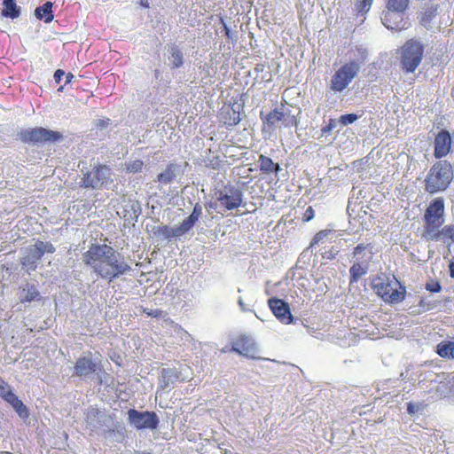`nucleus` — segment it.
I'll list each match as a JSON object with an SVG mask.
<instances>
[{
	"instance_id": "nucleus-1",
	"label": "nucleus",
	"mask_w": 454,
	"mask_h": 454,
	"mask_svg": "<svg viewBox=\"0 0 454 454\" xmlns=\"http://www.w3.org/2000/svg\"><path fill=\"white\" fill-rule=\"evenodd\" d=\"M82 261L92 273L109 282L131 270L124 260H119L114 247L106 244H91L82 254Z\"/></svg>"
},
{
	"instance_id": "nucleus-2",
	"label": "nucleus",
	"mask_w": 454,
	"mask_h": 454,
	"mask_svg": "<svg viewBox=\"0 0 454 454\" xmlns=\"http://www.w3.org/2000/svg\"><path fill=\"white\" fill-rule=\"evenodd\" d=\"M444 200L442 197L434 199L425 210L423 237L427 240L452 241L454 243V224L444 223Z\"/></svg>"
},
{
	"instance_id": "nucleus-3",
	"label": "nucleus",
	"mask_w": 454,
	"mask_h": 454,
	"mask_svg": "<svg viewBox=\"0 0 454 454\" xmlns=\"http://www.w3.org/2000/svg\"><path fill=\"white\" fill-rule=\"evenodd\" d=\"M374 293L387 304H397L406 297V288L395 277L380 273L372 279Z\"/></svg>"
},
{
	"instance_id": "nucleus-4",
	"label": "nucleus",
	"mask_w": 454,
	"mask_h": 454,
	"mask_svg": "<svg viewBox=\"0 0 454 454\" xmlns=\"http://www.w3.org/2000/svg\"><path fill=\"white\" fill-rule=\"evenodd\" d=\"M454 173L450 162L436 161L425 178V190L430 194L445 191L453 180Z\"/></svg>"
},
{
	"instance_id": "nucleus-5",
	"label": "nucleus",
	"mask_w": 454,
	"mask_h": 454,
	"mask_svg": "<svg viewBox=\"0 0 454 454\" xmlns=\"http://www.w3.org/2000/svg\"><path fill=\"white\" fill-rule=\"evenodd\" d=\"M425 45L417 39H409L400 49L399 60L404 73H414L424 58Z\"/></svg>"
},
{
	"instance_id": "nucleus-6",
	"label": "nucleus",
	"mask_w": 454,
	"mask_h": 454,
	"mask_svg": "<svg viewBox=\"0 0 454 454\" xmlns=\"http://www.w3.org/2000/svg\"><path fill=\"white\" fill-rule=\"evenodd\" d=\"M360 65L357 60H350L340 66L332 75L329 89L333 92H341L348 87L358 74Z\"/></svg>"
},
{
	"instance_id": "nucleus-7",
	"label": "nucleus",
	"mask_w": 454,
	"mask_h": 454,
	"mask_svg": "<svg viewBox=\"0 0 454 454\" xmlns=\"http://www.w3.org/2000/svg\"><path fill=\"white\" fill-rule=\"evenodd\" d=\"M110 182H112L111 168L106 164H97L83 173L79 185L85 189L98 190Z\"/></svg>"
},
{
	"instance_id": "nucleus-8",
	"label": "nucleus",
	"mask_w": 454,
	"mask_h": 454,
	"mask_svg": "<svg viewBox=\"0 0 454 454\" xmlns=\"http://www.w3.org/2000/svg\"><path fill=\"white\" fill-rule=\"evenodd\" d=\"M19 136L22 142L34 145L47 142L54 143L62 138V135L59 132L42 127L23 129L20 132Z\"/></svg>"
},
{
	"instance_id": "nucleus-9",
	"label": "nucleus",
	"mask_w": 454,
	"mask_h": 454,
	"mask_svg": "<svg viewBox=\"0 0 454 454\" xmlns=\"http://www.w3.org/2000/svg\"><path fill=\"white\" fill-rule=\"evenodd\" d=\"M216 200L224 210H233L239 207L243 202V192L231 185L224 186L216 193Z\"/></svg>"
},
{
	"instance_id": "nucleus-10",
	"label": "nucleus",
	"mask_w": 454,
	"mask_h": 454,
	"mask_svg": "<svg viewBox=\"0 0 454 454\" xmlns=\"http://www.w3.org/2000/svg\"><path fill=\"white\" fill-rule=\"evenodd\" d=\"M129 422L137 429H155L159 425V419L153 411H138L130 409L128 411Z\"/></svg>"
},
{
	"instance_id": "nucleus-11",
	"label": "nucleus",
	"mask_w": 454,
	"mask_h": 454,
	"mask_svg": "<svg viewBox=\"0 0 454 454\" xmlns=\"http://www.w3.org/2000/svg\"><path fill=\"white\" fill-rule=\"evenodd\" d=\"M0 396L7 402L18 415L26 419L29 416L28 409L21 400L12 392L11 386L0 377Z\"/></svg>"
},
{
	"instance_id": "nucleus-12",
	"label": "nucleus",
	"mask_w": 454,
	"mask_h": 454,
	"mask_svg": "<svg viewBox=\"0 0 454 454\" xmlns=\"http://www.w3.org/2000/svg\"><path fill=\"white\" fill-rule=\"evenodd\" d=\"M241 110L242 107L235 104L223 105L217 115L219 122L228 129L237 126L242 119Z\"/></svg>"
},
{
	"instance_id": "nucleus-13",
	"label": "nucleus",
	"mask_w": 454,
	"mask_h": 454,
	"mask_svg": "<svg viewBox=\"0 0 454 454\" xmlns=\"http://www.w3.org/2000/svg\"><path fill=\"white\" fill-rule=\"evenodd\" d=\"M260 116L263 123L267 124L268 127H272L279 121L286 128L295 127L298 124V121L294 115L285 113L278 108L273 109L265 116H263L262 112H261Z\"/></svg>"
},
{
	"instance_id": "nucleus-14",
	"label": "nucleus",
	"mask_w": 454,
	"mask_h": 454,
	"mask_svg": "<svg viewBox=\"0 0 454 454\" xmlns=\"http://www.w3.org/2000/svg\"><path fill=\"white\" fill-rule=\"evenodd\" d=\"M269 307L274 316L284 324H290L293 321V316L287 302L281 299L270 298L268 301Z\"/></svg>"
},
{
	"instance_id": "nucleus-15",
	"label": "nucleus",
	"mask_w": 454,
	"mask_h": 454,
	"mask_svg": "<svg viewBox=\"0 0 454 454\" xmlns=\"http://www.w3.org/2000/svg\"><path fill=\"white\" fill-rule=\"evenodd\" d=\"M74 375L78 377H86L101 370V362H94L87 356L79 357L74 367Z\"/></svg>"
},
{
	"instance_id": "nucleus-16",
	"label": "nucleus",
	"mask_w": 454,
	"mask_h": 454,
	"mask_svg": "<svg viewBox=\"0 0 454 454\" xmlns=\"http://www.w3.org/2000/svg\"><path fill=\"white\" fill-rule=\"evenodd\" d=\"M451 148V137L449 131L442 129L434 138V155L436 159H442L448 155Z\"/></svg>"
},
{
	"instance_id": "nucleus-17",
	"label": "nucleus",
	"mask_w": 454,
	"mask_h": 454,
	"mask_svg": "<svg viewBox=\"0 0 454 454\" xmlns=\"http://www.w3.org/2000/svg\"><path fill=\"white\" fill-rule=\"evenodd\" d=\"M255 344L247 336H239L233 343L231 350L247 357L254 358Z\"/></svg>"
},
{
	"instance_id": "nucleus-18",
	"label": "nucleus",
	"mask_w": 454,
	"mask_h": 454,
	"mask_svg": "<svg viewBox=\"0 0 454 454\" xmlns=\"http://www.w3.org/2000/svg\"><path fill=\"white\" fill-rule=\"evenodd\" d=\"M154 234L159 238L169 239L171 238L180 237L185 234V232L180 225L176 226V228H171L168 225H162L156 228Z\"/></svg>"
},
{
	"instance_id": "nucleus-19",
	"label": "nucleus",
	"mask_w": 454,
	"mask_h": 454,
	"mask_svg": "<svg viewBox=\"0 0 454 454\" xmlns=\"http://www.w3.org/2000/svg\"><path fill=\"white\" fill-rule=\"evenodd\" d=\"M55 250L56 249L51 243L37 240L34 245V247L29 249V253H31L33 256L39 261L45 253L53 254Z\"/></svg>"
},
{
	"instance_id": "nucleus-20",
	"label": "nucleus",
	"mask_w": 454,
	"mask_h": 454,
	"mask_svg": "<svg viewBox=\"0 0 454 454\" xmlns=\"http://www.w3.org/2000/svg\"><path fill=\"white\" fill-rule=\"evenodd\" d=\"M259 168L264 174L278 173L280 171V166L278 163L273 162V160L263 154L259 156Z\"/></svg>"
},
{
	"instance_id": "nucleus-21",
	"label": "nucleus",
	"mask_w": 454,
	"mask_h": 454,
	"mask_svg": "<svg viewBox=\"0 0 454 454\" xmlns=\"http://www.w3.org/2000/svg\"><path fill=\"white\" fill-rule=\"evenodd\" d=\"M52 5V3L48 1L37 7L35 10V17L40 20H43L45 23L51 22L54 19Z\"/></svg>"
},
{
	"instance_id": "nucleus-22",
	"label": "nucleus",
	"mask_w": 454,
	"mask_h": 454,
	"mask_svg": "<svg viewBox=\"0 0 454 454\" xmlns=\"http://www.w3.org/2000/svg\"><path fill=\"white\" fill-rule=\"evenodd\" d=\"M40 294L35 285L27 284L21 287L20 301L21 302H31L35 300H38Z\"/></svg>"
},
{
	"instance_id": "nucleus-23",
	"label": "nucleus",
	"mask_w": 454,
	"mask_h": 454,
	"mask_svg": "<svg viewBox=\"0 0 454 454\" xmlns=\"http://www.w3.org/2000/svg\"><path fill=\"white\" fill-rule=\"evenodd\" d=\"M4 8L2 15L6 18L16 19L20 14V8L15 3V0H4Z\"/></svg>"
},
{
	"instance_id": "nucleus-24",
	"label": "nucleus",
	"mask_w": 454,
	"mask_h": 454,
	"mask_svg": "<svg viewBox=\"0 0 454 454\" xmlns=\"http://www.w3.org/2000/svg\"><path fill=\"white\" fill-rule=\"evenodd\" d=\"M436 353L442 358L454 359V341H441L436 346Z\"/></svg>"
},
{
	"instance_id": "nucleus-25",
	"label": "nucleus",
	"mask_w": 454,
	"mask_h": 454,
	"mask_svg": "<svg viewBox=\"0 0 454 454\" xmlns=\"http://www.w3.org/2000/svg\"><path fill=\"white\" fill-rule=\"evenodd\" d=\"M200 214L201 208L198 205H196L193 208L192 213L187 218H185L180 224V226L182 227L185 233L188 232L194 226Z\"/></svg>"
},
{
	"instance_id": "nucleus-26",
	"label": "nucleus",
	"mask_w": 454,
	"mask_h": 454,
	"mask_svg": "<svg viewBox=\"0 0 454 454\" xmlns=\"http://www.w3.org/2000/svg\"><path fill=\"white\" fill-rule=\"evenodd\" d=\"M175 176V166L173 164H168L165 170L157 176V181L160 184H167L171 183Z\"/></svg>"
},
{
	"instance_id": "nucleus-27",
	"label": "nucleus",
	"mask_w": 454,
	"mask_h": 454,
	"mask_svg": "<svg viewBox=\"0 0 454 454\" xmlns=\"http://www.w3.org/2000/svg\"><path fill=\"white\" fill-rule=\"evenodd\" d=\"M409 0H388L387 8L390 11L403 12L408 7Z\"/></svg>"
},
{
	"instance_id": "nucleus-28",
	"label": "nucleus",
	"mask_w": 454,
	"mask_h": 454,
	"mask_svg": "<svg viewBox=\"0 0 454 454\" xmlns=\"http://www.w3.org/2000/svg\"><path fill=\"white\" fill-rule=\"evenodd\" d=\"M437 7H429L426 9L421 14L420 23L424 27H427L431 23L432 20L435 17Z\"/></svg>"
},
{
	"instance_id": "nucleus-29",
	"label": "nucleus",
	"mask_w": 454,
	"mask_h": 454,
	"mask_svg": "<svg viewBox=\"0 0 454 454\" xmlns=\"http://www.w3.org/2000/svg\"><path fill=\"white\" fill-rule=\"evenodd\" d=\"M20 263L23 268L27 269V271H34L37 268V260L33 256L31 253L21 258Z\"/></svg>"
},
{
	"instance_id": "nucleus-30",
	"label": "nucleus",
	"mask_w": 454,
	"mask_h": 454,
	"mask_svg": "<svg viewBox=\"0 0 454 454\" xmlns=\"http://www.w3.org/2000/svg\"><path fill=\"white\" fill-rule=\"evenodd\" d=\"M350 281L356 282L363 275L366 274V270H364L360 263H354L350 270Z\"/></svg>"
},
{
	"instance_id": "nucleus-31",
	"label": "nucleus",
	"mask_w": 454,
	"mask_h": 454,
	"mask_svg": "<svg viewBox=\"0 0 454 454\" xmlns=\"http://www.w3.org/2000/svg\"><path fill=\"white\" fill-rule=\"evenodd\" d=\"M171 58L173 61V67L176 68H178L183 66L184 64V57L183 53L178 49H173L171 52Z\"/></svg>"
},
{
	"instance_id": "nucleus-32",
	"label": "nucleus",
	"mask_w": 454,
	"mask_h": 454,
	"mask_svg": "<svg viewBox=\"0 0 454 454\" xmlns=\"http://www.w3.org/2000/svg\"><path fill=\"white\" fill-rule=\"evenodd\" d=\"M144 167V162L141 160H135L127 164L126 169L129 173L141 172Z\"/></svg>"
},
{
	"instance_id": "nucleus-33",
	"label": "nucleus",
	"mask_w": 454,
	"mask_h": 454,
	"mask_svg": "<svg viewBox=\"0 0 454 454\" xmlns=\"http://www.w3.org/2000/svg\"><path fill=\"white\" fill-rule=\"evenodd\" d=\"M358 116L355 114H343L340 117L339 121L341 125L346 126L348 124H351L357 120Z\"/></svg>"
},
{
	"instance_id": "nucleus-34",
	"label": "nucleus",
	"mask_w": 454,
	"mask_h": 454,
	"mask_svg": "<svg viewBox=\"0 0 454 454\" xmlns=\"http://www.w3.org/2000/svg\"><path fill=\"white\" fill-rule=\"evenodd\" d=\"M330 233L329 230H322L316 233L311 241V247L320 243Z\"/></svg>"
},
{
	"instance_id": "nucleus-35",
	"label": "nucleus",
	"mask_w": 454,
	"mask_h": 454,
	"mask_svg": "<svg viewBox=\"0 0 454 454\" xmlns=\"http://www.w3.org/2000/svg\"><path fill=\"white\" fill-rule=\"evenodd\" d=\"M220 21H221V24L223 25V31H224V34H225L226 37L229 40L237 41V35H236V33L231 32V30L227 26V24L225 23V21H224V20L223 18H220Z\"/></svg>"
},
{
	"instance_id": "nucleus-36",
	"label": "nucleus",
	"mask_w": 454,
	"mask_h": 454,
	"mask_svg": "<svg viewBox=\"0 0 454 454\" xmlns=\"http://www.w3.org/2000/svg\"><path fill=\"white\" fill-rule=\"evenodd\" d=\"M372 0H360L356 4V10L358 12H367L371 5H372Z\"/></svg>"
},
{
	"instance_id": "nucleus-37",
	"label": "nucleus",
	"mask_w": 454,
	"mask_h": 454,
	"mask_svg": "<svg viewBox=\"0 0 454 454\" xmlns=\"http://www.w3.org/2000/svg\"><path fill=\"white\" fill-rule=\"evenodd\" d=\"M396 15H395L394 13H387L385 14L384 16V20H385V26L387 27V28H391V29H395V30H398V29H402L403 27H399L398 25H395V26H392L390 24H388L387 22L390 21L391 20H393Z\"/></svg>"
},
{
	"instance_id": "nucleus-38",
	"label": "nucleus",
	"mask_w": 454,
	"mask_h": 454,
	"mask_svg": "<svg viewBox=\"0 0 454 454\" xmlns=\"http://www.w3.org/2000/svg\"><path fill=\"white\" fill-rule=\"evenodd\" d=\"M336 124L337 121L335 119H330L328 123L321 129L322 134L326 135L330 133L336 127Z\"/></svg>"
},
{
	"instance_id": "nucleus-39",
	"label": "nucleus",
	"mask_w": 454,
	"mask_h": 454,
	"mask_svg": "<svg viewBox=\"0 0 454 454\" xmlns=\"http://www.w3.org/2000/svg\"><path fill=\"white\" fill-rule=\"evenodd\" d=\"M315 216V211L311 206H309L305 212L302 214V221L309 222Z\"/></svg>"
},
{
	"instance_id": "nucleus-40",
	"label": "nucleus",
	"mask_w": 454,
	"mask_h": 454,
	"mask_svg": "<svg viewBox=\"0 0 454 454\" xmlns=\"http://www.w3.org/2000/svg\"><path fill=\"white\" fill-rule=\"evenodd\" d=\"M143 312L145 313L147 316L153 317H160L163 315V311L160 309H144Z\"/></svg>"
},
{
	"instance_id": "nucleus-41",
	"label": "nucleus",
	"mask_w": 454,
	"mask_h": 454,
	"mask_svg": "<svg viewBox=\"0 0 454 454\" xmlns=\"http://www.w3.org/2000/svg\"><path fill=\"white\" fill-rule=\"evenodd\" d=\"M109 124H110V119H108V118L99 119V120H97L95 122V126L99 129H106V127H108Z\"/></svg>"
},
{
	"instance_id": "nucleus-42",
	"label": "nucleus",
	"mask_w": 454,
	"mask_h": 454,
	"mask_svg": "<svg viewBox=\"0 0 454 454\" xmlns=\"http://www.w3.org/2000/svg\"><path fill=\"white\" fill-rule=\"evenodd\" d=\"M369 245L358 244L353 250L354 256H357L363 251H364Z\"/></svg>"
},
{
	"instance_id": "nucleus-43",
	"label": "nucleus",
	"mask_w": 454,
	"mask_h": 454,
	"mask_svg": "<svg viewBox=\"0 0 454 454\" xmlns=\"http://www.w3.org/2000/svg\"><path fill=\"white\" fill-rule=\"evenodd\" d=\"M427 289L433 293H438L441 291V285L436 282L434 285H427Z\"/></svg>"
},
{
	"instance_id": "nucleus-44",
	"label": "nucleus",
	"mask_w": 454,
	"mask_h": 454,
	"mask_svg": "<svg viewBox=\"0 0 454 454\" xmlns=\"http://www.w3.org/2000/svg\"><path fill=\"white\" fill-rule=\"evenodd\" d=\"M64 75H65V72L62 69L56 70V72L54 73V79H55L56 82L59 83Z\"/></svg>"
},
{
	"instance_id": "nucleus-45",
	"label": "nucleus",
	"mask_w": 454,
	"mask_h": 454,
	"mask_svg": "<svg viewBox=\"0 0 454 454\" xmlns=\"http://www.w3.org/2000/svg\"><path fill=\"white\" fill-rule=\"evenodd\" d=\"M449 270H450V276L451 278H454V255H453V258H452V260L450 261V262L449 264Z\"/></svg>"
},
{
	"instance_id": "nucleus-46",
	"label": "nucleus",
	"mask_w": 454,
	"mask_h": 454,
	"mask_svg": "<svg viewBox=\"0 0 454 454\" xmlns=\"http://www.w3.org/2000/svg\"><path fill=\"white\" fill-rule=\"evenodd\" d=\"M407 411L410 414H413L415 412L414 405L412 403H408Z\"/></svg>"
},
{
	"instance_id": "nucleus-47",
	"label": "nucleus",
	"mask_w": 454,
	"mask_h": 454,
	"mask_svg": "<svg viewBox=\"0 0 454 454\" xmlns=\"http://www.w3.org/2000/svg\"><path fill=\"white\" fill-rule=\"evenodd\" d=\"M66 84L71 82L72 79L74 78V74L71 73H68L67 75Z\"/></svg>"
},
{
	"instance_id": "nucleus-48",
	"label": "nucleus",
	"mask_w": 454,
	"mask_h": 454,
	"mask_svg": "<svg viewBox=\"0 0 454 454\" xmlns=\"http://www.w3.org/2000/svg\"><path fill=\"white\" fill-rule=\"evenodd\" d=\"M141 4H142L145 7H146V8H148V7H149V4H148L147 0H141Z\"/></svg>"
},
{
	"instance_id": "nucleus-49",
	"label": "nucleus",
	"mask_w": 454,
	"mask_h": 454,
	"mask_svg": "<svg viewBox=\"0 0 454 454\" xmlns=\"http://www.w3.org/2000/svg\"><path fill=\"white\" fill-rule=\"evenodd\" d=\"M169 372H170L169 370H163L162 371L163 377H165V374H168Z\"/></svg>"
},
{
	"instance_id": "nucleus-50",
	"label": "nucleus",
	"mask_w": 454,
	"mask_h": 454,
	"mask_svg": "<svg viewBox=\"0 0 454 454\" xmlns=\"http://www.w3.org/2000/svg\"><path fill=\"white\" fill-rule=\"evenodd\" d=\"M395 15L396 16L394 19L400 18V20H403V17H401L400 15H398V14H395Z\"/></svg>"
},
{
	"instance_id": "nucleus-51",
	"label": "nucleus",
	"mask_w": 454,
	"mask_h": 454,
	"mask_svg": "<svg viewBox=\"0 0 454 454\" xmlns=\"http://www.w3.org/2000/svg\"><path fill=\"white\" fill-rule=\"evenodd\" d=\"M1 454H12L10 452H2Z\"/></svg>"
}]
</instances>
